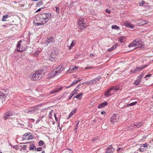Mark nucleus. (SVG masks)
<instances>
[{
  "label": "nucleus",
  "instance_id": "a19ab883",
  "mask_svg": "<svg viewBox=\"0 0 153 153\" xmlns=\"http://www.w3.org/2000/svg\"><path fill=\"white\" fill-rule=\"evenodd\" d=\"M63 125H57V128H59L60 131H62V127H63Z\"/></svg>",
  "mask_w": 153,
  "mask_h": 153
},
{
  "label": "nucleus",
  "instance_id": "2f4dec72",
  "mask_svg": "<svg viewBox=\"0 0 153 153\" xmlns=\"http://www.w3.org/2000/svg\"><path fill=\"white\" fill-rule=\"evenodd\" d=\"M111 28L115 30L120 29V27L116 25H113L111 26Z\"/></svg>",
  "mask_w": 153,
  "mask_h": 153
},
{
  "label": "nucleus",
  "instance_id": "37998d69",
  "mask_svg": "<svg viewBox=\"0 0 153 153\" xmlns=\"http://www.w3.org/2000/svg\"><path fill=\"white\" fill-rule=\"evenodd\" d=\"M145 3L144 1H143L142 2L139 3V5L140 6H143L144 5Z\"/></svg>",
  "mask_w": 153,
  "mask_h": 153
},
{
  "label": "nucleus",
  "instance_id": "2eb2a0df",
  "mask_svg": "<svg viewBox=\"0 0 153 153\" xmlns=\"http://www.w3.org/2000/svg\"><path fill=\"white\" fill-rule=\"evenodd\" d=\"M114 91H112L110 88L108 91L105 92V97H108L112 95L113 94Z\"/></svg>",
  "mask_w": 153,
  "mask_h": 153
},
{
  "label": "nucleus",
  "instance_id": "bb28decb",
  "mask_svg": "<svg viewBox=\"0 0 153 153\" xmlns=\"http://www.w3.org/2000/svg\"><path fill=\"white\" fill-rule=\"evenodd\" d=\"M112 91H113V90L117 91L119 90L120 88L118 86H114L110 88Z\"/></svg>",
  "mask_w": 153,
  "mask_h": 153
},
{
  "label": "nucleus",
  "instance_id": "ddd939ff",
  "mask_svg": "<svg viewBox=\"0 0 153 153\" xmlns=\"http://www.w3.org/2000/svg\"><path fill=\"white\" fill-rule=\"evenodd\" d=\"M148 65H145L143 66L142 67H137L134 70V72L135 73L137 72L140 71L143 69L144 68L146 67Z\"/></svg>",
  "mask_w": 153,
  "mask_h": 153
},
{
  "label": "nucleus",
  "instance_id": "7ed1b4c3",
  "mask_svg": "<svg viewBox=\"0 0 153 153\" xmlns=\"http://www.w3.org/2000/svg\"><path fill=\"white\" fill-rule=\"evenodd\" d=\"M144 45V42L140 39H136L128 45L129 48L136 47L137 48H141Z\"/></svg>",
  "mask_w": 153,
  "mask_h": 153
},
{
  "label": "nucleus",
  "instance_id": "49530a36",
  "mask_svg": "<svg viewBox=\"0 0 153 153\" xmlns=\"http://www.w3.org/2000/svg\"><path fill=\"white\" fill-rule=\"evenodd\" d=\"M123 150V148H119L117 150V152L121 151Z\"/></svg>",
  "mask_w": 153,
  "mask_h": 153
},
{
  "label": "nucleus",
  "instance_id": "423d86ee",
  "mask_svg": "<svg viewBox=\"0 0 153 153\" xmlns=\"http://www.w3.org/2000/svg\"><path fill=\"white\" fill-rule=\"evenodd\" d=\"M120 117L118 114H114L110 118V121L112 124H114L116 122H118Z\"/></svg>",
  "mask_w": 153,
  "mask_h": 153
},
{
  "label": "nucleus",
  "instance_id": "6e6552de",
  "mask_svg": "<svg viewBox=\"0 0 153 153\" xmlns=\"http://www.w3.org/2000/svg\"><path fill=\"white\" fill-rule=\"evenodd\" d=\"M9 93L7 91V90L4 91V92L1 91H0V99H4L8 96Z\"/></svg>",
  "mask_w": 153,
  "mask_h": 153
},
{
  "label": "nucleus",
  "instance_id": "4468645a",
  "mask_svg": "<svg viewBox=\"0 0 153 153\" xmlns=\"http://www.w3.org/2000/svg\"><path fill=\"white\" fill-rule=\"evenodd\" d=\"M125 26L128 27H130L131 28H134V26L130 23L127 21H126L124 22Z\"/></svg>",
  "mask_w": 153,
  "mask_h": 153
},
{
  "label": "nucleus",
  "instance_id": "a18cd8bd",
  "mask_svg": "<svg viewBox=\"0 0 153 153\" xmlns=\"http://www.w3.org/2000/svg\"><path fill=\"white\" fill-rule=\"evenodd\" d=\"M139 149L141 152H143L146 150V149H145L144 148H142L140 149Z\"/></svg>",
  "mask_w": 153,
  "mask_h": 153
},
{
  "label": "nucleus",
  "instance_id": "cd10ccee",
  "mask_svg": "<svg viewBox=\"0 0 153 153\" xmlns=\"http://www.w3.org/2000/svg\"><path fill=\"white\" fill-rule=\"evenodd\" d=\"M8 14L3 15L1 20L2 21H6V19L8 18Z\"/></svg>",
  "mask_w": 153,
  "mask_h": 153
},
{
  "label": "nucleus",
  "instance_id": "c85d7f7f",
  "mask_svg": "<svg viewBox=\"0 0 153 153\" xmlns=\"http://www.w3.org/2000/svg\"><path fill=\"white\" fill-rule=\"evenodd\" d=\"M30 133H25V134H24L23 135H22V140H23L25 139H26V137L27 136H28L29 134H30Z\"/></svg>",
  "mask_w": 153,
  "mask_h": 153
},
{
  "label": "nucleus",
  "instance_id": "4c0bfd02",
  "mask_svg": "<svg viewBox=\"0 0 153 153\" xmlns=\"http://www.w3.org/2000/svg\"><path fill=\"white\" fill-rule=\"evenodd\" d=\"M149 22L148 21L146 20H143L141 23L142 25H144L145 24H148Z\"/></svg>",
  "mask_w": 153,
  "mask_h": 153
},
{
  "label": "nucleus",
  "instance_id": "603ef678",
  "mask_svg": "<svg viewBox=\"0 0 153 153\" xmlns=\"http://www.w3.org/2000/svg\"><path fill=\"white\" fill-rule=\"evenodd\" d=\"M75 93V92H74V93H73L71 95H70L69 96V100L70 99V98L72 97L74 95V94Z\"/></svg>",
  "mask_w": 153,
  "mask_h": 153
},
{
  "label": "nucleus",
  "instance_id": "4d7b16f0",
  "mask_svg": "<svg viewBox=\"0 0 153 153\" xmlns=\"http://www.w3.org/2000/svg\"><path fill=\"white\" fill-rule=\"evenodd\" d=\"M94 56L93 54L91 53L89 55V57H93Z\"/></svg>",
  "mask_w": 153,
  "mask_h": 153
},
{
  "label": "nucleus",
  "instance_id": "338daca9",
  "mask_svg": "<svg viewBox=\"0 0 153 153\" xmlns=\"http://www.w3.org/2000/svg\"><path fill=\"white\" fill-rule=\"evenodd\" d=\"M65 153H72V152H69L68 151H66Z\"/></svg>",
  "mask_w": 153,
  "mask_h": 153
},
{
  "label": "nucleus",
  "instance_id": "bf43d9fd",
  "mask_svg": "<svg viewBox=\"0 0 153 153\" xmlns=\"http://www.w3.org/2000/svg\"><path fill=\"white\" fill-rule=\"evenodd\" d=\"M74 130H75V134H76L77 133V132H76V131H77V127H75L74 128Z\"/></svg>",
  "mask_w": 153,
  "mask_h": 153
},
{
  "label": "nucleus",
  "instance_id": "4be33fe9",
  "mask_svg": "<svg viewBox=\"0 0 153 153\" xmlns=\"http://www.w3.org/2000/svg\"><path fill=\"white\" fill-rule=\"evenodd\" d=\"M118 46V44H115L114 45L113 47H111L110 48L108 49V51H113L115 50L116 48Z\"/></svg>",
  "mask_w": 153,
  "mask_h": 153
},
{
  "label": "nucleus",
  "instance_id": "20e7f679",
  "mask_svg": "<svg viewBox=\"0 0 153 153\" xmlns=\"http://www.w3.org/2000/svg\"><path fill=\"white\" fill-rule=\"evenodd\" d=\"M63 68L61 66H59L50 73L49 74V76L52 77L58 75L63 70Z\"/></svg>",
  "mask_w": 153,
  "mask_h": 153
},
{
  "label": "nucleus",
  "instance_id": "a211bd4d",
  "mask_svg": "<svg viewBox=\"0 0 153 153\" xmlns=\"http://www.w3.org/2000/svg\"><path fill=\"white\" fill-rule=\"evenodd\" d=\"M119 39L122 45H124V42L126 40V38L124 36H121L119 37Z\"/></svg>",
  "mask_w": 153,
  "mask_h": 153
},
{
  "label": "nucleus",
  "instance_id": "052dcab7",
  "mask_svg": "<svg viewBox=\"0 0 153 153\" xmlns=\"http://www.w3.org/2000/svg\"><path fill=\"white\" fill-rule=\"evenodd\" d=\"M13 148L14 149H18L17 147H16L15 146H13Z\"/></svg>",
  "mask_w": 153,
  "mask_h": 153
},
{
  "label": "nucleus",
  "instance_id": "f3484780",
  "mask_svg": "<svg viewBox=\"0 0 153 153\" xmlns=\"http://www.w3.org/2000/svg\"><path fill=\"white\" fill-rule=\"evenodd\" d=\"M108 102L106 101H105L101 103L98 106V108H104L105 106L107 105Z\"/></svg>",
  "mask_w": 153,
  "mask_h": 153
},
{
  "label": "nucleus",
  "instance_id": "aec40b11",
  "mask_svg": "<svg viewBox=\"0 0 153 153\" xmlns=\"http://www.w3.org/2000/svg\"><path fill=\"white\" fill-rule=\"evenodd\" d=\"M137 103V101H135L134 102H133L129 104H128L125 105V108H126L130 106H133L135 105Z\"/></svg>",
  "mask_w": 153,
  "mask_h": 153
},
{
  "label": "nucleus",
  "instance_id": "de8ad7c7",
  "mask_svg": "<svg viewBox=\"0 0 153 153\" xmlns=\"http://www.w3.org/2000/svg\"><path fill=\"white\" fill-rule=\"evenodd\" d=\"M56 11L57 13H59V8L57 7H55Z\"/></svg>",
  "mask_w": 153,
  "mask_h": 153
},
{
  "label": "nucleus",
  "instance_id": "09e8293b",
  "mask_svg": "<svg viewBox=\"0 0 153 153\" xmlns=\"http://www.w3.org/2000/svg\"><path fill=\"white\" fill-rule=\"evenodd\" d=\"M152 75V74H147L146 76L144 77V78H146L147 77H150V76H151Z\"/></svg>",
  "mask_w": 153,
  "mask_h": 153
},
{
  "label": "nucleus",
  "instance_id": "dca6fc26",
  "mask_svg": "<svg viewBox=\"0 0 153 153\" xmlns=\"http://www.w3.org/2000/svg\"><path fill=\"white\" fill-rule=\"evenodd\" d=\"M53 115L54 116L55 118V120L56 121H57V118L56 117V114L55 113H53V110H51L49 113V118L50 119L52 118V117Z\"/></svg>",
  "mask_w": 153,
  "mask_h": 153
},
{
  "label": "nucleus",
  "instance_id": "9b49d317",
  "mask_svg": "<svg viewBox=\"0 0 153 153\" xmlns=\"http://www.w3.org/2000/svg\"><path fill=\"white\" fill-rule=\"evenodd\" d=\"M114 151V149L113 148L112 145L108 146L106 149V153H113Z\"/></svg>",
  "mask_w": 153,
  "mask_h": 153
},
{
  "label": "nucleus",
  "instance_id": "13d9d810",
  "mask_svg": "<svg viewBox=\"0 0 153 153\" xmlns=\"http://www.w3.org/2000/svg\"><path fill=\"white\" fill-rule=\"evenodd\" d=\"M81 85V84H78L77 86L76 87V88H79V87H80V86Z\"/></svg>",
  "mask_w": 153,
  "mask_h": 153
},
{
  "label": "nucleus",
  "instance_id": "e2e57ef3",
  "mask_svg": "<svg viewBox=\"0 0 153 153\" xmlns=\"http://www.w3.org/2000/svg\"><path fill=\"white\" fill-rule=\"evenodd\" d=\"M66 149L68 150H69L71 152H72V149H70V148H68V149Z\"/></svg>",
  "mask_w": 153,
  "mask_h": 153
},
{
  "label": "nucleus",
  "instance_id": "5fc2aeb1",
  "mask_svg": "<svg viewBox=\"0 0 153 153\" xmlns=\"http://www.w3.org/2000/svg\"><path fill=\"white\" fill-rule=\"evenodd\" d=\"M78 91V89H76V88L72 92V93L75 92V93L77 92V91Z\"/></svg>",
  "mask_w": 153,
  "mask_h": 153
},
{
  "label": "nucleus",
  "instance_id": "58836bf2",
  "mask_svg": "<svg viewBox=\"0 0 153 153\" xmlns=\"http://www.w3.org/2000/svg\"><path fill=\"white\" fill-rule=\"evenodd\" d=\"M42 147H39L37 148L36 147L35 150L37 151H42Z\"/></svg>",
  "mask_w": 153,
  "mask_h": 153
},
{
  "label": "nucleus",
  "instance_id": "ea45409f",
  "mask_svg": "<svg viewBox=\"0 0 153 153\" xmlns=\"http://www.w3.org/2000/svg\"><path fill=\"white\" fill-rule=\"evenodd\" d=\"M34 138V136L33 135H30L27 138H26V139L27 140H31L32 139H33Z\"/></svg>",
  "mask_w": 153,
  "mask_h": 153
},
{
  "label": "nucleus",
  "instance_id": "1a4fd4ad",
  "mask_svg": "<svg viewBox=\"0 0 153 153\" xmlns=\"http://www.w3.org/2000/svg\"><path fill=\"white\" fill-rule=\"evenodd\" d=\"M63 87L61 85H58L54 89H53L50 93L51 94H53L61 91L63 89Z\"/></svg>",
  "mask_w": 153,
  "mask_h": 153
},
{
  "label": "nucleus",
  "instance_id": "8fccbe9b",
  "mask_svg": "<svg viewBox=\"0 0 153 153\" xmlns=\"http://www.w3.org/2000/svg\"><path fill=\"white\" fill-rule=\"evenodd\" d=\"M106 114V112L105 111H102L101 112V114L102 115H105Z\"/></svg>",
  "mask_w": 153,
  "mask_h": 153
},
{
  "label": "nucleus",
  "instance_id": "5701e85b",
  "mask_svg": "<svg viewBox=\"0 0 153 153\" xmlns=\"http://www.w3.org/2000/svg\"><path fill=\"white\" fill-rule=\"evenodd\" d=\"M100 78L97 77L91 80L92 81V84H94L99 81Z\"/></svg>",
  "mask_w": 153,
  "mask_h": 153
},
{
  "label": "nucleus",
  "instance_id": "7c9ffc66",
  "mask_svg": "<svg viewBox=\"0 0 153 153\" xmlns=\"http://www.w3.org/2000/svg\"><path fill=\"white\" fill-rule=\"evenodd\" d=\"M78 83V82L77 81V80L74 81L73 82V83H72L68 87H66V88H69V87H71L72 86H73L75 84H76Z\"/></svg>",
  "mask_w": 153,
  "mask_h": 153
},
{
  "label": "nucleus",
  "instance_id": "680f3d73",
  "mask_svg": "<svg viewBox=\"0 0 153 153\" xmlns=\"http://www.w3.org/2000/svg\"><path fill=\"white\" fill-rule=\"evenodd\" d=\"M41 10V8H39V9H38V10H37L36 11V12H39V11H40Z\"/></svg>",
  "mask_w": 153,
  "mask_h": 153
},
{
  "label": "nucleus",
  "instance_id": "69168bd1",
  "mask_svg": "<svg viewBox=\"0 0 153 153\" xmlns=\"http://www.w3.org/2000/svg\"><path fill=\"white\" fill-rule=\"evenodd\" d=\"M42 127H44L45 128V130L47 129V127H45L43 126H42V127H41V128H42Z\"/></svg>",
  "mask_w": 153,
  "mask_h": 153
},
{
  "label": "nucleus",
  "instance_id": "c756f323",
  "mask_svg": "<svg viewBox=\"0 0 153 153\" xmlns=\"http://www.w3.org/2000/svg\"><path fill=\"white\" fill-rule=\"evenodd\" d=\"M83 94L82 93H81L80 94H77V95L75 97L79 100H80Z\"/></svg>",
  "mask_w": 153,
  "mask_h": 153
},
{
  "label": "nucleus",
  "instance_id": "f8f14e48",
  "mask_svg": "<svg viewBox=\"0 0 153 153\" xmlns=\"http://www.w3.org/2000/svg\"><path fill=\"white\" fill-rule=\"evenodd\" d=\"M22 42L21 40L19 41L17 45V50L18 51H20L21 52H22L23 51V47L21 46V43Z\"/></svg>",
  "mask_w": 153,
  "mask_h": 153
},
{
  "label": "nucleus",
  "instance_id": "6e6d98bb",
  "mask_svg": "<svg viewBox=\"0 0 153 153\" xmlns=\"http://www.w3.org/2000/svg\"><path fill=\"white\" fill-rule=\"evenodd\" d=\"M135 73V72H134V70H133V71H132V70H131L130 71V74H133V73Z\"/></svg>",
  "mask_w": 153,
  "mask_h": 153
},
{
  "label": "nucleus",
  "instance_id": "473e14b6",
  "mask_svg": "<svg viewBox=\"0 0 153 153\" xmlns=\"http://www.w3.org/2000/svg\"><path fill=\"white\" fill-rule=\"evenodd\" d=\"M86 84L88 85H92V81L91 80L88 81H87L86 82H85L83 83H82V84Z\"/></svg>",
  "mask_w": 153,
  "mask_h": 153
},
{
  "label": "nucleus",
  "instance_id": "39448f33",
  "mask_svg": "<svg viewBox=\"0 0 153 153\" xmlns=\"http://www.w3.org/2000/svg\"><path fill=\"white\" fill-rule=\"evenodd\" d=\"M83 19L82 18H79L78 20V24L79 27L80 29V32L82 31L83 29L86 28L87 26L85 23L84 22Z\"/></svg>",
  "mask_w": 153,
  "mask_h": 153
},
{
  "label": "nucleus",
  "instance_id": "79ce46f5",
  "mask_svg": "<svg viewBox=\"0 0 153 153\" xmlns=\"http://www.w3.org/2000/svg\"><path fill=\"white\" fill-rule=\"evenodd\" d=\"M98 140V137H95L94 138H92L91 139V140L92 141H95V142H96V141L97 140Z\"/></svg>",
  "mask_w": 153,
  "mask_h": 153
},
{
  "label": "nucleus",
  "instance_id": "864d4df0",
  "mask_svg": "<svg viewBox=\"0 0 153 153\" xmlns=\"http://www.w3.org/2000/svg\"><path fill=\"white\" fill-rule=\"evenodd\" d=\"M106 12L108 13H111V11L108 9H107L106 10Z\"/></svg>",
  "mask_w": 153,
  "mask_h": 153
},
{
  "label": "nucleus",
  "instance_id": "c03bdc74",
  "mask_svg": "<svg viewBox=\"0 0 153 153\" xmlns=\"http://www.w3.org/2000/svg\"><path fill=\"white\" fill-rule=\"evenodd\" d=\"M27 146L26 145H24L22 147V149L25 150H27Z\"/></svg>",
  "mask_w": 153,
  "mask_h": 153
},
{
  "label": "nucleus",
  "instance_id": "6ab92c4d",
  "mask_svg": "<svg viewBox=\"0 0 153 153\" xmlns=\"http://www.w3.org/2000/svg\"><path fill=\"white\" fill-rule=\"evenodd\" d=\"M78 68L76 66H75L74 67L73 66L71 67L68 70V71L71 73L74 72L75 71L78 69Z\"/></svg>",
  "mask_w": 153,
  "mask_h": 153
},
{
  "label": "nucleus",
  "instance_id": "393cba45",
  "mask_svg": "<svg viewBox=\"0 0 153 153\" xmlns=\"http://www.w3.org/2000/svg\"><path fill=\"white\" fill-rule=\"evenodd\" d=\"M53 37H51L49 38L47 40V42L48 43H53L54 42L53 40Z\"/></svg>",
  "mask_w": 153,
  "mask_h": 153
},
{
  "label": "nucleus",
  "instance_id": "0eeeda50",
  "mask_svg": "<svg viewBox=\"0 0 153 153\" xmlns=\"http://www.w3.org/2000/svg\"><path fill=\"white\" fill-rule=\"evenodd\" d=\"M57 54L55 51L52 52L49 55L48 60L51 61H54L57 59Z\"/></svg>",
  "mask_w": 153,
  "mask_h": 153
},
{
  "label": "nucleus",
  "instance_id": "72a5a7b5",
  "mask_svg": "<svg viewBox=\"0 0 153 153\" xmlns=\"http://www.w3.org/2000/svg\"><path fill=\"white\" fill-rule=\"evenodd\" d=\"M76 109H75L72 111L70 114L69 118L71 117V116L74 114L76 112Z\"/></svg>",
  "mask_w": 153,
  "mask_h": 153
},
{
  "label": "nucleus",
  "instance_id": "f704fd0d",
  "mask_svg": "<svg viewBox=\"0 0 153 153\" xmlns=\"http://www.w3.org/2000/svg\"><path fill=\"white\" fill-rule=\"evenodd\" d=\"M140 82L141 81H140L137 79L134 82V84L136 85H137L139 84Z\"/></svg>",
  "mask_w": 153,
  "mask_h": 153
},
{
  "label": "nucleus",
  "instance_id": "c9c22d12",
  "mask_svg": "<svg viewBox=\"0 0 153 153\" xmlns=\"http://www.w3.org/2000/svg\"><path fill=\"white\" fill-rule=\"evenodd\" d=\"M44 144V143L42 140H40L39 142V145L40 146H42Z\"/></svg>",
  "mask_w": 153,
  "mask_h": 153
},
{
  "label": "nucleus",
  "instance_id": "774afa93",
  "mask_svg": "<svg viewBox=\"0 0 153 153\" xmlns=\"http://www.w3.org/2000/svg\"><path fill=\"white\" fill-rule=\"evenodd\" d=\"M45 153V151L43 150V151H42V153Z\"/></svg>",
  "mask_w": 153,
  "mask_h": 153
},
{
  "label": "nucleus",
  "instance_id": "e433bc0d",
  "mask_svg": "<svg viewBox=\"0 0 153 153\" xmlns=\"http://www.w3.org/2000/svg\"><path fill=\"white\" fill-rule=\"evenodd\" d=\"M144 75L143 74H141L138 77L137 79L141 81V79Z\"/></svg>",
  "mask_w": 153,
  "mask_h": 153
},
{
  "label": "nucleus",
  "instance_id": "0e129e2a",
  "mask_svg": "<svg viewBox=\"0 0 153 153\" xmlns=\"http://www.w3.org/2000/svg\"><path fill=\"white\" fill-rule=\"evenodd\" d=\"M81 80H82V79H80L79 78L78 80H77V81H78V82H79Z\"/></svg>",
  "mask_w": 153,
  "mask_h": 153
},
{
  "label": "nucleus",
  "instance_id": "f03ea898",
  "mask_svg": "<svg viewBox=\"0 0 153 153\" xmlns=\"http://www.w3.org/2000/svg\"><path fill=\"white\" fill-rule=\"evenodd\" d=\"M42 72L41 71H36L32 72L29 76V79L35 81L41 79Z\"/></svg>",
  "mask_w": 153,
  "mask_h": 153
},
{
  "label": "nucleus",
  "instance_id": "b1692460",
  "mask_svg": "<svg viewBox=\"0 0 153 153\" xmlns=\"http://www.w3.org/2000/svg\"><path fill=\"white\" fill-rule=\"evenodd\" d=\"M140 148H148V144L147 143H145L143 144H140L139 145Z\"/></svg>",
  "mask_w": 153,
  "mask_h": 153
},
{
  "label": "nucleus",
  "instance_id": "412c9836",
  "mask_svg": "<svg viewBox=\"0 0 153 153\" xmlns=\"http://www.w3.org/2000/svg\"><path fill=\"white\" fill-rule=\"evenodd\" d=\"M76 43V41H75L74 40H73L71 44L69 47L68 48V49L69 50L71 49L74 46V45H75Z\"/></svg>",
  "mask_w": 153,
  "mask_h": 153
},
{
  "label": "nucleus",
  "instance_id": "f257e3e1",
  "mask_svg": "<svg viewBox=\"0 0 153 153\" xmlns=\"http://www.w3.org/2000/svg\"><path fill=\"white\" fill-rule=\"evenodd\" d=\"M51 16V14L50 13H42L40 15L39 18H38V19L40 18V21L36 22L37 24L40 25L45 24L50 20Z\"/></svg>",
  "mask_w": 153,
  "mask_h": 153
},
{
  "label": "nucleus",
  "instance_id": "a878e982",
  "mask_svg": "<svg viewBox=\"0 0 153 153\" xmlns=\"http://www.w3.org/2000/svg\"><path fill=\"white\" fill-rule=\"evenodd\" d=\"M36 146L34 144H31L30 145L29 149L30 150H34V148L36 149Z\"/></svg>",
  "mask_w": 153,
  "mask_h": 153
},
{
  "label": "nucleus",
  "instance_id": "9d476101",
  "mask_svg": "<svg viewBox=\"0 0 153 153\" xmlns=\"http://www.w3.org/2000/svg\"><path fill=\"white\" fill-rule=\"evenodd\" d=\"M13 115V113L12 112L8 111L6 112L4 114L3 117L4 120H7L9 117Z\"/></svg>",
  "mask_w": 153,
  "mask_h": 153
},
{
  "label": "nucleus",
  "instance_id": "3c124183",
  "mask_svg": "<svg viewBox=\"0 0 153 153\" xmlns=\"http://www.w3.org/2000/svg\"><path fill=\"white\" fill-rule=\"evenodd\" d=\"M93 68L92 67H86L85 68V69H91Z\"/></svg>",
  "mask_w": 153,
  "mask_h": 153
}]
</instances>
